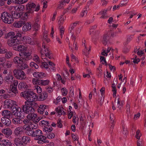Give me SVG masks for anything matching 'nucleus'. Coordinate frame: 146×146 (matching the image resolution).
<instances>
[{
	"label": "nucleus",
	"instance_id": "35",
	"mask_svg": "<svg viewBox=\"0 0 146 146\" xmlns=\"http://www.w3.org/2000/svg\"><path fill=\"white\" fill-rule=\"evenodd\" d=\"M12 122L15 125L21 124L22 123V119L18 118H14L12 119Z\"/></svg>",
	"mask_w": 146,
	"mask_h": 146
},
{
	"label": "nucleus",
	"instance_id": "49",
	"mask_svg": "<svg viewBox=\"0 0 146 146\" xmlns=\"http://www.w3.org/2000/svg\"><path fill=\"white\" fill-rule=\"evenodd\" d=\"M30 66L31 67H34L36 69H38L39 67L38 65L34 62H31L30 64Z\"/></svg>",
	"mask_w": 146,
	"mask_h": 146
},
{
	"label": "nucleus",
	"instance_id": "19",
	"mask_svg": "<svg viewBox=\"0 0 146 146\" xmlns=\"http://www.w3.org/2000/svg\"><path fill=\"white\" fill-rule=\"evenodd\" d=\"M1 121L2 123L7 126H9L10 125L11 121L9 118L3 117L1 118Z\"/></svg>",
	"mask_w": 146,
	"mask_h": 146
},
{
	"label": "nucleus",
	"instance_id": "45",
	"mask_svg": "<svg viewBox=\"0 0 146 146\" xmlns=\"http://www.w3.org/2000/svg\"><path fill=\"white\" fill-rule=\"evenodd\" d=\"M50 41V39L48 38L46 39H43V43L42 47L44 48H45V46L46 45V44L48 43Z\"/></svg>",
	"mask_w": 146,
	"mask_h": 146
},
{
	"label": "nucleus",
	"instance_id": "6",
	"mask_svg": "<svg viewBox=\"0 0 146 146\" xmlns=\"http://www.w3.org/2000/svg\"><path fill=\"white\" fill-rule=\"evenodd\" d=\"M32 137H35V140L46 139V137L43 135L42 131L40 129L34 130Z\"/></svg>",
	"mask_w": 146,
	"mask_h": 146
},
{
	"label": "nucleus",
	"instance_id": "54",
	"mask_svg": "<svg viewBox=\"0 0 146 146\" xmlns=\"http://www.w3.org/2000/svg\"><path fill=\"white\" fill-rule=\"evenodd\" d=\"M87 12H88L86 9H84L80 13V16L82 17L86 16L87 15Z\"/></svg>",
	"mask_w": 146,
	"mask_h": 146
},
{
	"label": "nucleus",
	"instance_id": "50",
	"mask_svg": "<svg viewBox=\"0 0 146 146\" xmlns=\"http://www.w3.org/2000/svg\"><path fill=\"white\" fill-rule=\"evenodd\" d=\"M29 13L28 12V11L26 13H22V17H21V18L23 19V20H25V19L27 18L26 17H27L28 14L29 13Z\"/></svg>",
	"mask_w": 146,
	"mask_h": 146
},
{
	"label": "nucleus",
	"instance_id": "21",
	"mask_svg": "<svg viewBox=\"0 0 146 146\" xmlns=\"http://www.w3.org/2000/svg\"><path fill=\"white\" fill-rule=\"evenodd\" d=\"M13 48L15 50L21 52L26 50V48L22 44L19 45L17 47H13Z\"/></svg>",
	"mask_w": 146,
	"mask_h": 146
},
{
	"label": "nucleus",
	"instance_id": "48",
	"mask_svg": "<svg viewBox=\"0 0 146 146\" xmlns=\"http://www.w3.org/2000/svg\"><path fill=\"white\" fill-rule=\"evenodd\" d=\"M5 53L6 54L5 56V57L7 58H10L13 55L12 52L9 51H8L7 50V52H6Z\"/></svg>",
	"mask_w": 146,
	"mask_h": 146
},
{
	"label": "nucleus",
	"instance_id": "15",
	"mask_svg": "<svg viewBox=\"0 0 146 146\" xmlns=\"http://www.w3.org/2000/svg\"><path fill=\"white\" fill-rule=\"evenodd\" d=\"M100 91L101 93V94L100 95H99L97 102L100 105H102L103 101V100H102V97L103 94H104L105 93V88L102 87Z\"/></svg>",
	"mask_w": 146,
	"mask_h": 146
},
{
	"label": "nucleus",
	"instance_id": "32",
	"mask_svg": "<svg viewBox=\"0 0 146 146\" xmlns=\"http://www.w3.org/2000/svg\"><path fill=\"white\" fill-rule=\"evenodd\" d=\"M82 45H84V46L85 47V49L83 51V53L84 54L86 55H87L89 53V52L90 50L91 47L89 46V48L88 49L87 48V46L84 43L82 44Z\"/></svg>",
	"mask_w": 146,
	"mask_h": 146
},
{
	"label": "nucleus",
	"instance_id": "18",
	"mask_svg": "<svg viewBox=\"0 0 146 146\" xmlns=\"http://www.w3.org/2000/svg\"><path fill=\"white\" fill-rule=\"evenodd\" d=\"M22 28L23 31L27 32L30 31L31 29V24L30 22H27L25 23Z\"/></svg>",
	"mask_w": 146,
	"mask_h": 146
},
{
	"label": "nucleus",
	"instance_id": "57",
	"mask_svg": "<svg viewBox=\"0 0 146 146\" xmlns=\"http://www.w3.org/2000/svg\"><path fill=\"white\" fill-rule=\"evenodd\" d=\"M22 13H14V17L16 19H17L20 17H21V16H22Z\"/></svg>",
	"mask_w": 146,
	"mask_h": 146
},
{
	"label": "nucleus",
	"instance_id": "44",
	"mask_svg": "<svg viewBox=\"0 0 146 146\" xmlns=\"http://www.w3.org/2000/svg\"><path fill=\"white\" fill-rule=\"evenodd\" d=\"M46 138H47L49 139H51L54 137L55 135L53 133L49 132L47 134H46Z\"/></svg>",
	"mask_w": 146,
	"mask_h": 146
},
{
	"label": "nucleus",
	"instance_id": "22",
	"mask_svg": "<svg viewBox=\"0 0 146 146\" xmlns=\"http://www.w3.org/2000/svg\"><path fill=\"white\" fill-rule=\"evenodd\" d=\"M2 115L4 116L5 118H9L12 117V113L9 111L7 110H4L2 111Z\"/></svg>",
	"mask_w": 146,
	"mask_h": 146
},
{
	"label": "nucleus",
	"instance_id": "52",
	"mask_svg": "<svg viewBox=\"0 0 146 146\" xmlns=\"http://www.w3.org/2000/svg\"><path fill=\"white\" fill-rule=\"evenodd\" d=\"M12 65L11 63L9 61H6L5 63V64H3V66L5 67L6 66L7 68H9L11 67Z\"/></svg>",
	"mask_w": 146,
	"mask_h": 146
},
{
	"label": "nucleus",
	"instance_id": "55",
	"mask_svg": "<svg viewBox=\"0 0 146 146\" xmlns=\"http://www.w3.org/2000/svg\"><path fill=\"white\" fill-rule=\"evenodd\" d=\"M100 60L101 62H102V64H105L106 65H107V63L106 59L104 57L101 56Z\"/></svg>",
	"mask_w": 146,
	"mask_h": 146
},
{
	"label": "nucleus",
	"instance_id": "40",
	"mask_svg": "<svg viewBox=\"0 0 146 146\" xmlns=\"http://www.w3.org/2000/svg\"><path fill=\"white\" fill-rule=\"evenodd\" d=\"M30 120L27 119H25L23 120L22 119V123L24 124V125L23 126V128L24 127H27V125H29V124L31 123L30 121Z\"/></svg>",
	"mask_w": 146,
	"mask_h": 146
},
{
	"label": "nucleus",
	"instance_id": "29",
	"mask_svg": "<svg viewBox=\"0 0 146 146\" xmlns=\"http://www.w3.org/2000/svg\"><path fill=\"white\" fill-rule=\"evenodd\" d=\"M38 96L35 93H33L32 95H31L29 98L27 100L26 102H32L35 100L37 99Z\"/></svg>",
	"mask_w": 146,
	"mask_h": 146
},
{
	"label": "nucleus",
	"instance_id": "13",
	"mask_svg": "<svg viewBox=\"0 0 146 146\" xmlns=\"http://www.w3.org/2000/svg\"><path fill=\"white\" fill-rule=\"evenodd\" d=\"M23 129L25 131L26 134L29 136H32L34 130L33 129L31 128L29 125L27 127H23Z\"/></svg>",
	"mask_w": 146,
	"mask_h": 146
},
{
	"label": "nucleus",
	"instance_id": "62",
	"mask_svg": "<svg viewBox=\"0 0 146 146\" xmlns=\"http://www.w3.org/2000/svg\"><path fill=\"white\" fill-rule=\"evenodd\" d=\"M8 44L10 46H14L15 45L13 39L11 40H9L8 42Z\"/></svg>",
	"mask_w": 146,
	"mask_h": 146
},
{
	"label": "nucleus",
	"instance_id": "63",
	"mask_svg": "<svg viewBox=\"0 0 146 146\" xmlns=\"http://www.w3.org/2000/svg\"><path fill=\"white\" fill-rule=\"evenodd\" d=\"M38 78H42L45 76V74L44 73L42 72H38Z\"/></svg>",
	"mask_w": 146,
	"mask_h": 146
},
{
	"label": "nucleus",
	"instance_id": "5",
	"mask_svg": "<svg viewBox=\"0 0 146 146\" xmlns=\"http://www.w3.org/2000/svg\"><path fill=\"white\" fill-rule=\"evenodd\" d=\"M32 103L28 102H25V105H22L21 109L23 112L27 114H29L31 112H34L35 110L33 107L30 106Z\"/></svg>",
	"mask_w": 146,
	"mask_h": 146
},
{
	"label": "nucleus",
	"instance_id": "28",
	"mask_svg": "<svg viewBox=\"0 0 146 146\" xmlns=\"http://www.w3.org/2000/svg\"><path fill=\"white\" fill-rule=\"evenodd\" d=\"M109 36L108 35L107 33L106 34H105L103 38L102 42L104 45H106L107 43V42L108 41L109 38Z\"/></svg>",
	"mask_w": 146,
	"mask_h": 146
},
{
	"label": "nucleus",
	"instance_id": "11",
	"mask_svg": "<svg viewBox=\"0 0 146 146\" xmlns=\"http://www.w3.org/2000/svg\"><path fill=\"white\" fill-rule=\"evenodd\" d=\"M14 78L13 76L12 73H10L7 74L4 78V80L5 82L7 84H11L13 81V79Z\"/></svg>",
	"mask_w": 146,
	"mask_h": 146
},
{
	"label": "nucleus",
	"instance_id": "37",
	"mask_svg": "<svg viewBox=\"0 0 146 146\" xmlns=\"http://www.w3.org/2000/svg\"><path fill=\"white\" fill-rule=\"evenodd\" d=\"M12 103H11V105H10L9 108L12 109V112L14 113L15 109H16V108L17 107V105L16 104L17 103L15 101L12 100Z\"/></svg>",
	"mask_w": 146,
	"mask_h": 146
},
{
	"label": "nucleus",
	"instance_id": "4",
	"mask_svg": "<svg viewBox=\"0 0 146 146\" xmlns=\"http://www.w3.org/2000/svg\"><path fill=\"white\" fill-rule=\"evenodd\" d=\"M13 73L14 76L17 79L23 80L26 78V74L21 70L15 69L13 70Z\"/></svg>",
	"mask_w": 146,
	"mask_h": 146
},
{
	"label": "nucleus",
	"instance_id": "60",
	"mask_svg": "<svg viewBox=\"0 0 146 146\" xmlns=\"http://www.w3.org/2000/svg\"><path fill=\"white\" fill-rule=\"evenodd\" d=\"M34 60L37 63H38L40 62L39 58L38 56L36 55H35L33 57Z\"/></svg>",
	"mask_w": 146,
	"mask_h": 146
},
{
	"label": "nucleus",
	"instance_id": "24",
	"mask_svg": "<svg viewBox=\"0 0 146 146\" xmlns=\"http://www.w3.org/2000/svg\"><path fill=\"white\" fill-rule=\"evenodd\" d=\"M23 62L18 65L19 70H24L28 68V66L27 64Z\"/></svg>",
	"mask_w": 146,
	"mask_h": 146
},
{
	"label": "nucleus",
	"instance_id": "47",
	"mask_svg": "<svg viewBox=\"0 0 146 146\" xmlns=\"http://www.w3.org/2000/svg\"><path fill=\"white\" fill-rule=\"evenodd\" d=\"M128 1V0H125L121 1L119 4L121 7L126 6Z\"/></svg>",
	"mask_w": 146,
	"mask_h": 146
},
{
	"label": "nucleus",
	"instance_id": "46",
	"mask_svg": "<svg viewBox=\"0 0 146 146\" xmlns=\"http://www.w3.org/2000/svg\"><path fill=\"white\" fill-rule=\"evenodd\" d=\"M50 41V39L48 38L46 39H43V43L42 47L44 48H45V46L46 45V44L48 43Z\"/></svg>",
	"mask_w": 146,
	"mask_h": 146
},
{
	"label": "nucleus",
	"instance_id": "34",
	"mask_svg": "<svg viewBox=\"0 0 146 146\" xmlns=\"http://www.w3.org/2000/svg\"><path fill=\"white\" fill-rule=\"evenodd\" d=\"M14 62L16 64H19L23 61L22 59L18 56H16L13 59Z\"/></svg>",
	"mask_w": 146,
	"mask_h": 146
},
{
	"label": "nucleus",
	"instance_id": "43",
	"mask_svg": "<svg viewBox=\"0 0 146 146\" xmlns=\"http://www.w3.org/2000/svg\"><path fill=\"white\" fill-rule=\"evenodd\" d=\"M11 92H10V90H9V92L10 93H13V97L15 96L18 93V92L17 90V88H13V87L11 90Z\"/></svg>",
	"mask_w": 146,
	"mask_h": 146
},
{
	"label": "nucleus",
	"instance_id": "10",
	"mask_svg": "<svg viewBox=\"0 0 146 146\" xmlns=\"http://www.w3.org/2000/svg\"><path fill=\"white\" fill-rule=\"evenodd\" d=\"M41 49V54H45L46 57H48L49 59L52 58V54L49 51L48 47L45 45V48H43Z\"/></svg>",
	"mask_w": 146,
	"mask_h": 146
},
{
	"label": "nucleus",
	"instance_id": "8",
	"mask_svg": "<svg viewBox=\"0 0 146 146\" xmlns=\"http://www.w3.org/2000/svg\"><path fill=\"white\" fill-rule=\"evenodd\" d=\"M19 55L22 59L23 62L28 61L32 58L31 55L28 52H21L19 53Z\"/></svg>",
	"mask_w": 146,
	"mask_h": 146
},
{
	"label": "nucleus",
	"instance_id": "1",
	"mask_svg": "<svg viewBox=\"0 0 146 146\" xmlns=\"http://www.w3.org/2000/svg\"><path fill=\"white\" fill-rule=\"evenodd\" d=\"M79 21H76L70 24L69 28V32L71 34V36H72L73 39L74 40H76V37L78 36V34L80 33L81 31V29L79 28H77L74 31V28L79 25Z\"/></svg>",
	"mask_w": 146,
	"mask_h": 146
},
{
	"label": "nucleus",
	"instance_id": "12",
	"mask_svg": "<svg viewBox=\"0 0 146 146\" xmlns=\"http://www.w3.org/2000/svg\"><path fill=\"white\" fill-rule=\"evenodd\" d=\"M36 5L33 3H29L26 5L27 10L28 12L33 13L34 11V9Z\"/></svg>",
	"mask_w": 146,
	"mask_h": 146
},
{
	"label": "nucleus",
	"instance_id": "30",
	"mask_svg": "<svg viewBox=\"0 0 146 146\" xmlns=\"http://www.w3.org/2000/svg\"><path fill=\"white\" fill-rule=\"evenodd\" d=\"M16 109H15V112L14 114L15 116H17L18 117H21V109L20 108H16Z\"/></svg>",
	"mask_w": 146,
	"mask_h": 146
},
{
	"label": "nucleus",
	"instance_id": "61",
	"mask_svg": "<svg viewBox=\"0 0 146 146\" xmlns=\"http://www.w3.org/2000/svg\"><path fill=\"white\" fill-rule=\"evenodd\" d=\"M71 58L72 60H74L75 62L77 63L79 62V61L78 60V58L76 57L73 54H72L71 55Z\"/></svg>",
	"mask_w": 146,
	"mask_h": 146
},
{
	"label": "nucleus",
	"instance_id": "7",
	"mask_svg": "<svg viewBox=\"0 0 146 146\" xmlns=\"http://www.w3.org/2000/svg\"><path fill=\"white\" fill-rule=\"evenodd\" d=\"M27 118L29 120L33 121L35 123L38 122L41 119V118L39 117H37V115L33 112H31L28 114L27 116Z\"/></svg>",
	"mask_w": 146,
	"mask_h": 146
},
{
	"label": "nucleus",
	"instance_id": "23",
	"mask_svg": "<svg viewBox=\"0 0 146 146\" xmlns=\"http://www.w3.org/2000/svg\"><path fill=\"white\" fill-rule=\"evenodd\" d=\"M30 89H28L26 91L21 92V96L23 97L26 100H27L29 98L30 96H29L30 94Z\"/></svg>",
	"mask_w": 146,
	"mask_h": 146
},
{
	"label": "nucleus",
	"instance_id": "33",
	"mask_svg": "<svg viewBox=\"0 0 146 146\" xmlns=\"http://www.w3.org/2000/svg\"><path fill=\"white\" fill-rule=\"evenodd\" d=\"M14 9L16 11L21 12L24 10L25 6L23 5H17L15 7Z\"/></svg>",
	"mask_w": 146,
	"mask_h": 146
},
{
	"label": "nucleus",
	"instance_id": "41",
	"mask_svg": "<svg viewBox=\"0 0 146 146\" xmlns=\"http://www.w3.org/2000/svg\"><path fill=\"white\" fill-rule=\"evenodd\" d=\"M39 25L37 23H35L32 26L33 31H37L39 29Z\"/></svg>",
	"mask_w": 146,
	"mask_h": 146
},
{
	"label": "nucleus",
	"instance_id": "27",
	"mask_svg": "<svg viewBox=\"0 0 146 146\" xmlns=\"http://www.w3.org/2000/svg\"><path fill=\"white\" fill-rule=\"evenodd\" d=\"M47 94L45 92L41 94L39 96L38 100L40 101H43L45 100L47 97Z\"/></svg>",
	"mask_w": 146,
	"mask_h": 146
},
{
	"label": "nucleus",
	"instance_id": "59",
	"mask_svg": "<svg viewBox=\"0 0 146 146\" xmlns=\"http://www.w3.org/2000/svg\"><path fill=\"white\" fill-rule=\"evenodd\" d=\"M61 91L62 93V94L63 96H66L67 94V91L66 89L63 88L61 89Z\"/></svg>",
	"mask_w": 146,
	"mask_h": 146
},
{
	"label": "nucleus",
	"instance_id": "3",
	"mask_svg": "<svg viewBox=\"0 0 146 146\" xmlns=\"http://www.w3.org/2000/svg\"><path fill=\"white\" fill-rule=\"evenodd\" d=\"M1 17L3 21L5 23L11 24L13 21V19L9 13L4 11L1 15Z\"/></svg>",
	"mask_w": 146,
	"mask_h": 146
},
{
	"label": "nucleus",
	"instance_id": "2",
	"mask_svg": "<svg viewBox=\"0 0 146 146\" xmlns=\"http://www.w3.org/2000/svg\"><path fill=\"white\" fill-rule=\"evenodd\" d=\"M31 141L30 138L29 136H24L22 137L21 141H19V138L15 139L14 141L16 146H25L24 144L29 143Z\"/></svg>",
	"mask_w": 146,
	"mask_h": 146
},
{
	"label": "nucleus",
	"instance_id": "58",
	"mask_svg": "<svg viewBox=\"0 0 146 146\" xmlns=\"http://www.w3.org/2000/svg\"><path fill=\"white\" fill-rule=\"evenodd\" d=\"M13 40L15 44V45H16L17 44H19L21 43V41L19 40V38H13Z\"/></svg>",
	"mask_w": 146,
	"mask_h": 146
},
{
	"label": "nucleus",
	"instance_id": "36",
	"mask_svg": "<svg viewBox=\"0 0 146 146\" xmlns=\"http://www.w3.org/2000/svg\"><path fill=\"white\" fill-rule=\"evenodd\" d=\"M11 144V142L8 140H3L0 142V146H6L7 145H9Z\"/></svg>",
	"mask_w": 146,
	"mask_h": 146
},
{
	"label": "nucleus",
	"instance_id": "53",
	"mask_svg": "<svg viewBox=\"0 0 146 146\" xmlns=\"http://www.w3.org/2000/svg\"><path fill=\"white\" fill-rule=\"evenodd\" d=\"M141 135V134L140 132V130L138 129L136 132V134L135 136L136 138L138 139V140H139Z\"/></svg>",
	"mask_w": 146,
	"mask_h": 146
},
{
	"label": "nucleus",
	"instance_id": "9",
	"mask_svg": "<svg viewBox=\"0 0 146 146\" xmlns=\"http://www.w3.org/2000/svg\"><path fill=\"white\" fill-rule=\"evenodd\" d=\"M10 92L8 90L1 89L0 90V98L2 100L7 99L9 98V95L8 93Z\"/></svg>",
	"mask_w": 146,
	"mask_h": 146
},
{
	"label": "nucleus",
	"instance_id": "26",
	"mask_svg": "<svg viewBox=\"0 0 146 146\" xmlns=\"http://www.w3.org/2000/svg\"><path fill=\"white\" fill-rule=\"evenodd\" d=\"M46 106L43 105H40L38 109V111L40 114H43L44 112L46 110Z\"/></svg>",
	"mask_w": 146,
	"mask_h": 146
},
{
	"label": "nucleus",
	"instance_id": "17",
	"mask_svg": "<svg viewBox=\"0 0 146 146\" xmlns=\"http://www.w3.org/2000/svg\"><path fill=\"white\" fill-rule=\"evenodd\" d=\"M23 128L22 126L18 127L15 129L14 133L16 136L21 135L23 132Z\"/></svg>",
	"mask_w": 146,
	"mask_h": 146
},
{
	"label": "nucleus",
	"instance_id": "38",
	"mask_svg": "<svg viewBox=\"0 0 146 146\" xmlns=\"http://www.w3.org/2000/svg\"><path fill=\"white\" fill-rule=\"evenodd\" d=\"M50 82L49 80H41L39 81V85L42 86H46L48 85Z\"/></svg>",
	"mask_w": 146,
	"mask_h": 146
},
{
	"label": "nucleus",
	"instance_id": "64",
	"mask_svg": "<svg viewBox=\"0 0 146 146\" xmlns=\"http://www.w3.org/2000/svg\"><path fill=\"white\" fill-rule=\"evenodd\" d=\"M41 123L42 125H46V126H48L49 125V123L48 121H45L44 120H42L40 122Z\"/></svg>",
	"mask_w": 146,
	"mask_h": 146
},
{
	"label": "nucleus",
	"instance_id": "51",
	"mask_svg": "<svg viewBox=\"0 0 146 146\" xmlns=\"http://www.w3.org/2000/svg\"><path fill=\"white\" fill-rule=\"evenodd\" d=\"M62 108L60 107H58L56 108L55 111H56V113H58V115H62Z\"/></svg>",
	"mask_w": 146,
	"mask_h": 146
},
{
	"label": "nucleus",
	"instance_id": "42",
	"mask_svg": "<svg viewBox=\"0 0 146 146\" xmlns=\"http://www.w3.org/2000/svg\"><path fill=\"white\" fill-rule=\"evenodd\" d=\"M12 100L10 99H6L4 102L5 104V105L7 106L8 108H9L10 105H11V103H12Z\"/></svg>",
	"mask_w": 146,
	"mask_h": 146
},
{
	"label": "nucleus",
	"instance_id": "31",
	"mask_svg": "<svg viewBox=\"0 0 146 146\" xmlns=\"http://www.w3.org/2000/svg\"><path fill=\"white\" fill-rule=\"evenodd\" d=\"M107 11V9H105L99 12L100 14L102 15L100 17V18L105 19L108 17L107 15L106 12Z\"/></svg>",
	"mask_w": 146,
	"mask_h": 146
},
{
	"label": "nucleus",
	"instance_id": "25",
	"mask_svg": "<svg viewBox=\"0 0 146 146\" xmlns=\"http://www.w3.org/2000/svg\"><path fill=\"white\" fill-rule=\"evenodd\" d=\"M3 133L9 137L12 134L11 130L9 128H7L5 129H2Z\"/></svg>",
	"mask_w": 146,
	"mask_h": 146
},
{
	"label": "nucleus",
	"instance_id": "39",
	"mask_svg": "<svg viewBox=\"0 0 146 146\" xmlns=\"http://www.w3.org/2000/svg\"><path fill=\"white\" fill-rule=\"evenodd\" d=\"M27 1V0H14L12 1V3L17 4H23Z\"/></svg>",
	"mask_w": 146,
	"mask_h": 146
},
{
	"label": "nucleus",
	"instance_id": "14",
	"mask_svg": "<svg viewBox=\"0 0 146 146\" xmlns=\"http://www.w3.org/2000/svg\"><path fill=\"white\" fill-rule=\"evenodd\" d=\"M18 87L19 90L24 91L28 89L29 86L25 82H21L19 84Z\"/></svg>",
	"mask_w": 146,
	"mask_h": 146
},
{
	"label": "nucleus",
	"instance_id": "16",
	"mask_svg": "<svg viewBox=\"0 0 146 146\" xmlns=\"http://www.w3.org/2000/svg\"><path fill=\"white\" fill-rule=\"evenodd\" d=\"M20 39L21 40L23 41L26 43H28L31 45L33 44H34V42L32 41L31 38L28 36H25L21 37Z\"/></svg>",
	"mask_w": 146,
	"mask_h": 146
},
{
	"label": "nucleus",
	"instance_id": "20",
	"mask_svg": "<svg viewBox=\"0 0 146 146\" xmlns=\"http://www.w3.org/2000/svg\"><path fill=\"white\" fill-rule=\"evenodd\" d=\"M25 24V21L24 20H21L14 22L13 23V25L16 28H19L24 25Z\"/></svg>",
	"mask_w": 146,
	"mask_h": 146
},
{
	"label": "nucleus",
	"instance_id": "56",
	"mask_svg": "<svg viewBox=\"0 0 146 146\" xmlns=\"http://www.w3.org/2000/svg\"><path fill=\"white\" fill-rule=\"evenodd\" d=\"M35 88H34V90H36L37 92L38 93H40L42 92V89L41 88L38 86H35Z\"/></svg>",
	"mask_w": 146,
	"mask_h": 146
}]
</instances>
